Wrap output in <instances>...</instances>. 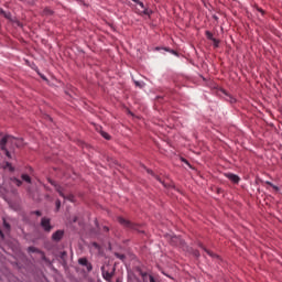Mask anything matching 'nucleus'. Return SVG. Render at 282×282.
Listing matches in <instances>:
<instances>
[{"label":"nucleus","instance_id":"obj_1","mask_svg":"<svg viewBox=\"0 0 282 282\" xmlns=\"http://www.w3.org/2000/svg\"><path fill=\"white\" fill-rule=\"evenodd\" d=\"M19 142V139L12 135H6L0 140V149L1 151H4L7 158H12V155H10V151H8V148H6V144H15V147H20Z\"/></svg>","mask_w":282,"mask_h":282},{"label":"nucleus","instance_id":"obj_2","mask_svg":"<svg viewBox=\"0 0 282 282\" xmlns=\"http://www.w3.org/2000/svg\"><path fill=\"white\" fill-rule=\"evenodd\" d=\"M119 224L121 226H123V228H128V230H137V232H142V230H140V225H135L133 223H131L130 220L122 218V217H118L117 218Z\"/></svg>","mask_w":282,"mask_h":282},{"label":"nucleus","instance_id":"obj_3","mask_svg":"<svg viewBox=\"0 0 282 282\" xmlns=\"http://www.w3.org/2000/svg\"><path fill=\"white\" fill-rule=\"evenodd\" d=\"M115 274H116V267H113L111 271H109V269H107L106 267H101V275H102V279H105V281L110 282L113 279Z\"/></svg>","mask_w":282,"mask_h":282},{"label":"nucleus","instance_id":"obj_4","mask_svg":"<svg viewBox=\"0 0 282 282\" xmlns=\"http://www.w3.org/2000/svg\"><path fill=\"white\" fill-rule=\"evenodd\" d=\"M41 227L43 228V230L45 231V232H52V224L50 223V218H45V217H43L42 219H41Z\"/></svg>","mask_w":282,"mask_h":282},{"label":"nucleus","instance_id":"obj_5","mask_svg":"<svg viewBox=\"0 0 282 282\" xmlns=\"http://www.w3.org/2000/svg\"><path fill=\"white\" fill-rule=\"evenodd\" d=\"M55 191H57L61 197H63L64 199H68V202H74V195L70 194L66 196L65 193H63V187H61V185H55Z\"/></svg>","mask_w":282,"mask_h":282},{"label":"nucleus","instance_id":"obj_6","mask_svg":"<svg viewBox=\"0 0 282 282\" xmlns=\"http://www.w3.org/2000/svg\"><path fill=\"white\" fill-rule=\"evenodd\" d=\"M78 263H79V265H84L85 268H87L88 272H91V270H94V267L91 265V263H89L87 258H80L78 260Z\"/></svg>","mask_w":282,"mask_h":282},{"label":"nucleus","instance_id":"obj_7","mask_svg":"<svg viewBox=\"0 0 282 282\" xmlns=\"http://www.w3.org/2000/svg\"><path fill=\"white\" fill-rule=\"evenodd\" d=\"M64 235H65L64 230H57L56 232H54L52 235V240L53 241H61V239H63Z\"/></svg>","mask_w":282,"mask_h":282},{"label":"nucleus","instance_id":"obj_8","mask_svg":"<svg viewBox=\"0 0 282 282\" xmlns=\"http://www.w3.org/2000/svg\"><path fill=\"white\" fill-rule=\"evenodd\" d=\"M134 3H137V6H140L141 10V14H145L149 15V9H147V7H144V2H141L140 0H132Z\"/></svg>","mask_w":282,"mask_h":282},{"label":"nucleus","instance_id":"obj_9","mask_svg":"<svg viewBox=\"0 0 282 282\" xmlns=\"http://www.w3.org/2000/svg\"><path fill=\"white\" fill-rule=\"evenodd\" d=\"M226 177H227V180H230V182H232L234 184H239V182L241 180L238 175L232 174V173L226 174Z\"/></svg>","mask_w":282,"mask_h":282},{"label":"nucleus","instance_id":"obj_10","mask_svg":"<svg viewBox=\"0 0 282 282\" xmlns=\"http://www.w3.org/2000/svg\"><path fill=\"white\" fill-rule=\"evenodd\" d=\"M142 279L144 282H148V281L155 282V278H153V275L148 274V273H142Z\"/></svg>","mask_w":282,"mask_h":282},{"label":"nucleus","instance_id":"obj_11","mask_svg":"<svg viewBox=\"0 0 282 282\" xmlns=\"http://www.w3.org/2000/svg\"><path fill=\"white\" fill-rule=\"evenodd\" d=\"M0 14H1V17H4V19H9V20L12 19V13L6 12V10H3V9H0Z\"/></svg>","mask_w":282,"mask_h":282},{"label":"nucleus","instance_id":"obj_12","mask_svg":"<svg viewBox=\"0 0 282 282\" xmlns=\"http://www.w3.org/2000/svg\"><path fill=\"white\" fill-rule=\"evenodd\" d=\"M148 173L150 175H152V177H155V180H158V182H160L161 184H163V186H166V184L163 183L162 178H160V176L155 175V173H153V171L148 170Z\"/></svg>","mask_w":282,"mask_h":282},{"label":"nucleus","instance_id":"obj_13","mask_svg":"<svg viewBox=\"0 0 282 282\" xmlns=\"http://www.w3.org/2000/svg\"><path fill=\"white\" fill-rule=\"evenodd\" d=\"M11 184H13L14 186H22L23 182L17 177H12Z\"/></svg>","mask_w":282,"mask_h":282},{"label":"nucleus","instance_id":"obj_14","mask_svg":"<svg viewBox=\"0 0 282 282\" xmlns=\"http://www.w3.org/2000/svg\"><path fill=\"white\" fill-rule=\"evenodd\" d=\"M21 178L23 180V182H26L28 184H32V178L30 177V175L22 174Z\"/></svg>","mask_w":282,"mask_h":282},{"label":"nucleus","instance_id":"obj_15","mask_svg":"<svg viewBox=\"0 0 282 282\" xmlns=\"http://www.w3.org/2000/svg\"><path fill=\"white\" fill-rule=\"evenodd\" d=\"M199 248H202L204 251H206V253L212 257V258H215L217 257L215 253H213L210 250L204 248V245H199Z\"/></svg>","mask_w":282,"mask_h":282},{"label":"nucleus","instance_id":"obj_16","mask_svg":"<svg viewBox=\"0 0 282 282\" xmlns=\"http://www.w3.org/2000/svg\"><path fill=\"white\" fill-rule=\"evenodd\" d=\"M43 14H45L46 17H50L54 14V11H52L51 9H44Z\"/></svg>","mask_w":282,"mask_h":282},{"label":"nucleus","instance_id":"obj_17","mask_svg":"<svg viewBox=\"0 0 282 282\" xmlns=\"http://www.w3.org/2000/svg\"><path fill=\"white\" fill-rule=\"evenodd\" d=\"M101 135L102 138H105V140H111V135H109V133L101 131Z\"/></svg>","mask_w":282,"mask_h":282},{"label":"nucleus","instance_id":"obj_18","mask_svg":"<svg viewBox=\"0 0 282 282\" xmlns=\"http://www.w3.org/2000/svg\"><path fill=\"white\" fill-rule=\"evenodd\" d=\"M135 87H139L140 89L144 88L143 82H134Z\"/></svg>","mask_w":282,"mask_h":282},{"label":"nucleus","instance_id":"obj_19","mask_svg":"<svg viewBox=\"0 0 282 282\" xmlns=\"http://www.w3.org/2000/svg\"><path fill=\"white\" fill-rule=\"evenodd\" d=\"M206 36L209 41H213L215 37H213V34L210 33V31H206Z\"/></svg>","mask_w":282,"mask_h":282},{"label":"nucleus","instance_id":"obj_20","mask_svg":"<svg viewBox=\"0 0 282 282\" xmlns=\"http://www.w3.org/2000/svg\"><path fill=\"white\" fill-rule=\"evenodd\" d=\"M212 41L214 43V47H219V40L214 37Z\"/></svg>","mask_w":282,"mask_h":282},{"label":"nucleus","instance_id":"obj_21","mask_svg":"<svg viewBox=\"0 0 282 282\" xmlns=\"http://www.w3.org/2000/svg\"><path fill=\"white\" fill-rule=\"evenodd\" d=\"M56 210H61V199L55 202Z\"/></svg>","mask_w":282,"mask_h":282},{"label":"nucleus","instance_id":"obj_22","mask_svg":"<svg viewBox=\"0 0 282 282\" xmlns=\"http://www.w3.org/2000/svg\"><path fill=\"white\" fill-rule=\"evenodd\" d=\"M117 259H120L121 261H124V254L122 253H116Z\"/></svg>","mask_w":282,"mask_h":282},{"label":"nucleus","instance_id":"obj_23","mask_svg":"<svg viewBox=\"0 0 282 282\" xmlns=\"http://www.w3.org/2000/svg\"><path fill=\"white\" fill-rule=\"evenodd\" d=\"M267 184L269 186H272V188H274L275 191H279V187H276V185L272 184L271 182H267Z\"/></svg>","mask_w":282,"mask_h":282},{"label":"nucleus","instance_id":"obj_24","mask_svg":"<svg viewBox=\"0 0 282 282\" xmlns=\"http://www.w3.org/2000/svg\"><path fill=\"white\" fill-rule=\"evenodd\" d=\"M3 226L7 230H10V224L6 223V220L3 221Z\"/></svg>","mask_w":282,"mask_h":282},{"label":"nucleus","instance_id":"obj_25","mask_svg":"<svg viewBox=\"0 0 282 282\" xmlns=\"http://www.w3.org/2000/svg\"><path fill=\"white\" fill-rule=\"evenodd\" d=\"M29 252H36V248H34V247H29Z\"/></svg>","mask_w":282,"mask_h":282},{"label":"nucleus","instance_id":"obj_26","mask_svg":"<svg viewBox=\"0 0 282 282\" xmlns=\"http://www.w3.org/2000/svg\"><path fill=\"white\" fill-rule=\"evenodd\" d=\"M193 254H194V257H199V251L195 250V251L193 252Z\"/></svg>","mask_w":282,"mask_h":282},{"label":"nucleus","instance_id":"obj_27","mask_svg":"<svg viewBox=\"0 0 282 282\" xmlns=\"http://www.w3.org/2000/svg\"><path fill=\"white\" fill-rule=\"evenodd\" d=\"M258 12H261V14H265V11H263V9L258 8Z\"/></svg>","mask_w":282,"mask_h":282},{"label":"nucleus","instance_id":"obj_28","mask_svg":"<svg viewBox=\"0 0 282 282\" xmlns=\"http://www.w3.org/2000/svg\"><path fill=\"white\" fill-rule=\"evenodd\" d=\"M34 213V215H37V217H41V212H39V210H36V212H33Z\"/></svg>","mask_w":282,"mask_h":282},{"label":"nucleus","instance_id":"obj_29","mask_svg":"<svg viewBox=\"0 0 282 282\" xmlns=\"http://www.w3.org/2000/svg\"><path fill=\"white\" fill-rule=\"evenodd\" d=\"M104 232H109V227L105 226L104 227Z\"/></svg>","mask_w":282,"mask_h":282},{"label":"nucleus","instance_id":"obj_30","mask_svg":"<svg viewBox=\"0 0 282 282\" xmlns=\"http://www.w3.org/2000/svg\"><path fill=\"white\" fill-rule=\"evenodd\" d=\"M76 221H78V217L75 216V217L73 218V224H76Z\"/></svg>","mask_w":282,"mask_h":282},{"label":"nucleus","instance_id":"obj_31","mask_svg":"<svg viewBox=\"0 0 282 282\" xmlns=\"http://www.w3.org/2000/svg\"><path fill=\"white\" fill-rule=\"evenodd\" d=\"M0 237L3 239V231L0 230Z\"/></svg>","mask_w":282,"mask_h":282},{"label":"nucleus","instance_id":"obj_32","mask_svg":"<svg viewBox=\"0 0 282 282\" xmlns=\"http://www.w3.org/2000/svg\"><path fill=\"white\" fill-rule=\"evenodd\" d=\"M230 102H236V99H235V98H231V99H230Z\"/></svg>","mask_w":282,"mask_h":282},{"label":"nucleus","instance_id":"obj_33","mask_svg":"<svg viewBox=\"0 0 282 282\" xmlns=\"http://www.w3.org/2000/svg\"><path fill=\"white\" fill-rule=\"evenodd\" d=\"M171 53H172V54H177V52H175V51H171Z\"/></svg>","mask_w":282,"mask_h":282},{"label":"nucleus","instance_id":"obj_34","mask_svg":"<svg viewBox=\"0 0 282 282\" xmlns=\"http://www.w3.org/2000/svg\"><path fill=\"white\" fill-rule=\"evenodd\" d=\"M10 171H12V166H10Z\"/></svg>","mask_w":282,"mask_h":282},{"label":"nucleus","instance_id":"obj_35","mask_svg":"<svg viewBox=\"0 0 282 282\" xmlns=\"http://www.w3.org/2000/svg\"><path fill=\"white\" fill-rule=\"evenodd\" d=\"M117 282H119V281H117Z\"/></svg>","mask_w":282,"mask_h":282}]
</instances>
